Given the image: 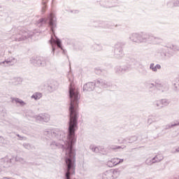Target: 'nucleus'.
<instances>
[{
	"label": "nucleus",
	"instance_id": "obj_1",
	"mask_svg": "<svg viewBox=\"0 0 179 179\" xmlns=\"http://www.w3.org/2000/svg\"><path fill=\"white\" fill-rule=\"evenodd\" d=\"M69 97L70 99V106L69 108V120L67 136L65 131L59 129H48L44 132L48 138H55V139H58V141H63L66 144L65 147L64 145L54 141L49 143L50 149L55 150L62 148L63 150H65V167H66V157H69L73 159V155L75 164H76V152L73 146L76 143V139L78 138L76 132L78 129V120H79V100L80 96H79V91L75 87L72 82L70 83L69 87Z\"/></svg>",
	"mask_w": 179,
	"mask_h": 179
},
{
	"label": "nucleus",
	"instance_id": "obj_2",
	"mask_svg": "<svg viewBox=\"0 0 179 179\" xmlns=\"http://www.w3.org/2000/svg\"><path fill=\"white\" fill-rule=\"evenodd\" d=\"M38 27H43L45 24H48L50 27L51 38L49 40V43L52 48V55H55V50L57 48H60L62 54L66 55V50L62 47V41H60L57 36H55V29H57V17L52 13H50L47 17H42L36 21V24Z\"/></svg>",
	"mask_w": 179,
	"mask_h": 179
},
{
	"label": "nucleus",
	"instance_id": "obj_3",
	"mask_svg": "<svg viewBox=\"0 0 179 179\" xmlns=\"http://www.w3.org/2000/svg\"><path fill=\"white\" fill-rule=\"evenodd\" d=\"M129 40L133 43H138V44H158L160 41V38L155 36L153 34L147 32L133 33L129 37Z\"/></svg>",
	"mask_w": 179,
	"mask_h": 179
},
{
	"label": "nucleus",
	"instance_id": "obj_4",
	"mask_svg": "<svg viewBox=\"0 0 179 179\" xmlns=\"http://www.w3.org/2000/svg\"><path fill=\"white\" fill-rule=\"evenodd\" d=\"M76 164H75V155H73V158L67 157L66 158V166L64 169V179H76L73 178L75 176V170Z\"/></svg>",
	"mask_w": 179,
	"mask_h": 179
},
{
	"label": "nucleus",
	"instance_id": "obj_5",
	"mask_svg": "<svg viewBox=\"0 0 179 179\" xmlns=\"http://www.w3.org/2000/svg\"><path fill=\"white\" fill-rule=\"evenodd\" d=\"M13 33H17L15 37V41H24L29 38V33L24 29H22V27H18L17 28H13L11 29Z\"/></svg>",
	"mask_w": 179,
	"mask_h": 179
},
{
	"label": "nucleus",
	"instance_id": "obj_6",
	"mask_svg": "<svg viewBox=\"0 0 179 179\" xmlns=\"http://www.w3.org/2000/svg\"><path fill=\"white\" fill-rule=\"evenodd\" d=\"M30 62L34 66H47L50 64V57H34L30 59Z\"/></svg>",
	"mask_w": 179,
	"mask_h": 179
},
{
	"label": "nucleus",
	"instance_id": "obj_7",
	"mask_svg": "<svg viewBox=\"0 0 179 179\" xmlns=\"http://www.w3.org/2000/svg\"><path fill=\"white\" fill-rule=\"evenodd\" d=\"M125 46V43L118 42L115 45L114 48V57L117 59H121L124 57V47Z\"/></svg>",
	"mask_w": 179,
	"mask_h": 179
},
{
	"label": "nucleus",
	"instance_id": "obj_8",
	"mask_svg": "<svg viewBox=\"0 0 179 179\" xmlns=\"http://www.w3.org/2000/svg\"><path fill=\"white\" fill-rule=\"evenodd\" d=\"M166 48H169V50L165 48L162 49V57H173L174 55V52L173 51H179V46L177 45H172L171 46H167Z\"/></svg>",
	"mask_w": 179,
	"mask_h": 179
},
{
	"label": "nucleus",
	"instance_id": "obj_9",
	"mask_svg": "<svg viewBox=\"0 0 179 179\" xmlns=\"http://www.w3.org/2000/svg\"><path fill=\"white\" fill-rule=\"evenodd\" d=\"M155 83H157V90L162 92V93H166V92H169V83L163 82L160 80H155Z\"/></svg>",
	"mask_w": 179,
	"mask_h": 179
},
{
	"label": "nucleus",
	"instance_id": "obj_10",
	"mask_svg": "<svg viewBox=\"0 0 179 179\" xmlns=\"http://www.w3.org/2000/svg\"><path fill=\"white\" fill-rule=\"evenodd\" d=\"M96 87L101 89H107V87H111V86H113L111 82L100 78L96 80Z\"/></svg>",
	"mask_w": 179,
	"mask_h": 179
},
{
	"label": "nucleus",
	"instance_id": "obj_11",
	"mask_svg": "<svg viewBox=\"0 0 179 179\" xmlns=\"http://www.w3.org/2000/svg\"><path fill=\"white\" fill-rule=\"evenodd\" d=\"M118 174H120V171H118V169H114L113 171H107L103 174L102 179L117 178V176H115V175H118Z\"/></svg>",
	"mask_w": 179,
	"mask_h": 179
},
{
	"label": "nucleus",
	"instance_id": "obj_12",
	"mask_svg": "<svg viewBox=\"0 0 179 179\" xmlns=\"http://www.w3.org/2000/svg\"><path fill=\"white\" fill-rule=\"evenodd\" d=\"M50 117L48 113H40L34 115V118H35L36 121H39L40 122H48Z\"/></svg>",
	"mask_w": 179,
	"mask_h": 179
},
{
	"label": "nucleus",
	"instance_id": "obj_13",
	"mask_svg": "<svg viewBox=\"0 0 179 179\" xmlns=\"http://www.w3.org/2000/svg\"><path fill=\"white\" fill-rule=\"evenodd\" d=\"M94 22L97 23L98 26L96 27L99 29H113V24L108 21L96 20Z\"/></svg>",
	"mask_w": 179,
	"mask_h": 179
},
{
	"label": "nucleus",
	"instance_id": "obj_14",
	"mask_svg": "<svg viewBox=\"0 0 179 179\" xmlns=\"http://www.w3.org/2000/svg\"><path fill=\"white\" fill-rule=\"evenodd\" d=\"M118 3L117 0H101V4L103 5L104 8H114L117 6Z\"/></svg>",
	"mask_w": 179,
	"mask_h": 179
},
{
	"label": "nucleus",
	"instance_id": "obj_15",
	"mask_svg": "<svg viewBox=\"0 0 179 179\" xmlns=\"http://www.w3.org/2000/svg\"><path fill=\"white\" fill-rule=\"evenodd\" d=\"M96 86H97L96 81L88 82L83 85V92H93Z\"/></svg>",
	"mask_w": 179,
	"mask_h": 179
},
{
	"label": "nucleus",
	"instance_id": "obj_16",
	"mask_svg": "<svg viewBox=\"0 0 179 179\" xmlns=\"http://www.w3.org/2000/svg\"><path fill=\"white\" fill-rule=\"evenodd\" d=\"M12 160H13V158L12 157H5L4 158H2L1 159V164L4 167L5 169H7V167H10L12 166Z\"/></svg>",
	"mask_w": 179,
	"mask_h": 179
},
{
	"label": "nucleus",
	"instance_id": "obj_17",
	"mask_svg": "<svg viewBox=\"0 0 179 179\" xmlns=\"http://www.w3.org/2000/svg\"><path fill=\"white\" fill-rule=\"evenodd\" d=\"M58 86H59L58 82L52 80L50 84H48L46 89L50 93H52V92H55L58 89Z\"/></svg>",
	"mask_w": 179,
	"mask_h": 179
},
{
	"label": "nucleus",
	"instance_id": "obj_18",
	"mask_svg": "<svg viewBox=\"0 0 179 179\" xmlns=\"http://www.w3.org/2000/svg\"><path fill=\"white\" fill-rule=\"evenodd\" d=\"M17 62V60L15 58L10 57L3 62H1L0 65L1 66H9L14 65L15 64H16Z\"/></svg>",
	"mask_w": 179,
	"mask_h": 179
},
{
	"label": "nucleus",
	"instance_id": "obj_19",
	"mask_svg": "<svg viewBox=\"0 0 179 179\" xmlns=\"http://www.w3.org/2000/svg\"><path fill=\"white\" fill-rule=\"evenodd\" d=\"M126 64H129V66L134 69L135 66H138V65H139L140 62L134 57H127Z\"/></svg>",
	"mask_w": 179,
	"mask_h": 179
},
{
	"label": "nucleus",
	"instance_id": "obj_20",
	"mask_svg": "<svg viewBox=\"0 0 179 179\" xmlns=\"http://www.w3.org/2000/svg\"><path fill=\"white\" fill-rule=\"evenodd\" d=\"M145 86L147 89H149L151 93H153V94L156 93V90L157 87V84L156 83V80L155 81V83H147Z\"/></svg>",
	"mask_w": 179,
	"mask_h": 179
},
{
	"label": "nucleus",
	"instance_id": "obj_21",
	"mask_svg": "<svg viewBox=\"0 0 179 179\" xmlns=\"http://www.w3.org/2000/svg\"><path fill=\"white\" fill-rule=\"evenodd\" d=\"M174 127H179V120L174 122L172 124H169L164 126L162 131H166V129H171V128H173Z\"/></svg>",
	"mask_w": 179,
	"mask_h": 179
},
{
	"label": "nucleus",
	"instance_id": "obj_22",
	"mask_svg": "<svg viewBox=\"0 0 179 179\" xmlns=\"http://www.w3.org/2000/svg\"><path fill=\"white\" fill-rule=\"evenodd\" d=\"M138 141V137L136 136H133L131 137H127L123 140V142H128V143H134Z\"/></svg>",
	"mask_w": 179,
	"mask_h": 179
},
{
	"label": "nucleus",
	"instance_id": "obj_23",
	"mask_svg": "<svg viewBox=\"0 0 179 179\" xmlns=\"http://www.w3.org/2000/svg\"><path fill=\"white\" fill-rule=\"evenodd\" d=\"M150 69L152 71V72H157V69H162V66L160 64H156L155 66L154 63H151L150 64Z\"/></svg>",
	"mask_w": 179,
	"mask_h": 179
},
{
	"label": "nucleus",
	"instance_id": "obj_24",
	"mask_svg": "<svg viewBox=\"0 0 179 179\" xmlns=\"http://www.w3.org/2000/svg\"><path fill=\"white\" fill-rule=\"evenodd\" d=\"M107 164L108 167H114L115 166H117V164H118V158H113L110 159V161L108 162Z\"/></svg>",
	"mask_w": 179,
	"mask_h": 179
},
{
	"label": "nucleus",
	"instance_id": "obj_25",
	"mask_svg": "<svg viewBox=\"0 0 179 179\" xmlns=\"http://www.w3.org/2000/svg\"><path fill=\"white\" fill-rule=\"evenodd\" d=\"M167 6L173 8V6H179V0H171L167 3Z\"/></svg>",
	"mask_w": 179,
	"mask_h": 179
},
{
	"label": "nucleus",
	"instance_id": "obj_26",
	"mask_svg": "<svg viewBox=\"0 0 179 179\" xmlns=\"http://www.w3.org/2000/svg\"><path fill=\"white\" fill-rule=\"evenodd\" d=\"M115 73L116 75H124V69L122 68V66H117L115 67Z\"/></svg>",
	"mask_w": 179,
	"mask_h": 179
},
{
	"label": "nucleus",
	"instance_id": "obj_27",
	"mask_svg": "<svg viewBox=\"0 0 179 179\" xmlns=\"http://www.w3.org/2000/svg\"><path fill=\"white\" fill-rule=\"evenodd\" d=\"M95 73H96V75H103V76H107L108 73L107 70L100 69H96Z\"/></svg>",
	"mask_w": 179,
	"mask_h": 179
},
{
	"label": "nucleus",
	"instance_id": "obj_28",
	"mask_svg": "<svg viewBox=\"0 0 179 179\" xmlns=\"http://www.w3.org/2000/svg\"><path fill=\"white\" fill-rule=\"evenodd\" d=\"M122 67L123 68L124 73H126V72H129V71H132V69H133L131 68V66L127 63H126V64L122 66Z\"/></svg>",
	"mask_w": 179,
	"mask_h": 179
},
{
	"label": "nucleus",
	"instance_id": "obj_29",
	"mask_svg": "<svg viewBox=\"0 0 179 179\" xmlns=\"http://www.w3.org/2000/svg\"><path fill=\"white\" fill-rule=\"evenodd\" d=\"M13 100L15 101V103L17 104H20V106H21V107H23L24 106H26V103L23 100H22L19 98H15V99L13 98Z\"/></svg>",
	"mask_w": 179,
	"mask_h": 179
},
{
	"label": "nucleus",
	"instance_id": "obj_30",
	"mask_svg": "<svg viewBox=\"0 0 179 179\" xmlns=\"http://www.w3.org/2000/svg\"><path fill=\"white\" fill-rule=\"evenodd\" d=\"M153 106L157 108V110H160L163 108V106H162V102L159 101H155L153 102Z\"/></svg>",
	"mask_w": 179,
	"mask_h": 179
},
{
	"label": "nucleus",
	"instance_id": "obj_31",
	"mask_svg": "<svg viewBox=\"0 0 179 179\" xmlns=\"http://www.w3.org/2000/svg\"><path fill=\"white\" fill-rule=\"evenodd\" d=\"M41 97H43L41 92H36L31 96V99H34V100H40Z\"/></svg>",
	"mask_w": 179,
	"mask_h": 179
},
{
	"label": "nucleus",
	"instance_id": "obj_32",
	"mask_svg": "<svg viewBox=\"0 0 179 179\" xmlns=\"http://www.w3.org/2000/svg\"><path fill=\"white\" fill-rule=\"evenodd\" d=\"M159 101H161V105L162 106V108L163 107H167V106L170 104V100L167 99H161Z\"/></svg>",
	"mask_w": 179,
	"mask_h": 179
},
{
	"label": "nucleus",
	"instance_id": "obj_33",
	"mask_svg": "<svg viewBox=\"0 0 179 179\" xmlns=\"http://www.w3.org/2000/svg\"><path fill=\"white\" fill-rule=\"evenodd\" d=\"M22 82V78L17 77V78H14L13 79V84L16 85H20V83Z\"/></svg>",
	"mask_w": 179,
	"mask_h": 179
},
{
	"label": "nucleus",
	"instance_id": "obj_34",
	"mask_svg": "<svg viewBox=\"0 0 179 179\" xmlns=\"http://www.w3.org/2000/svg\"><path fill=\"white\" fill-rule=\"evenodd\" d=\"M93 48L95 51H101L103 50V46L101 44L95 43L93 45Z\"/></svg>",
	"mask_w": 179,
	"mask_h": 179
},
{
	"label": "nucleus",
	"instance_id": "obj_35",
	"mask_svg": "<svg viewBox=\"0 0 179 179\" xmlns=\"http://www.w3.org/2000/svg\"><path fill=\"white\" fill-rule=\"evenodd\" d=\"M22 146L24 148V149H27V150H31V149H33V145L29 143H24Z\"/></svg>",
	"mask_w": 179,
	"mask_h": 179
},
{
	"label": "nucleus",
	"instance_id": "obj_36",
	"mask_svg": "<svg viewBox=\"0 0 179 179\" xmlns=\"http://www.w3.org/2000/svg\"><path fill=\"white\" fill-rule=\"evenodd\" d=\"M47 2H48V0H43L42 1V12L44 13L45 12V10L47 9Z\"/></svg>",
	"mask_w": 179,
	"mask_h": 179
},
{
	"label": "nucleus",
	"instance_id": "obj_37",
	"mask_svg": "<svg viewBox=\"0 0 179 179\" xmlns=\"http://www.w3.org/2000/svg\"><path fill=\"white\" fill-rule=\"evenodd\" d=\"M74 49L76 51H82V50H83V45H82L81 43H77L74 45Z\"/></svg>",
	"mask_w": 179,
	"mask_h": 179
},
{
	"label": "nucleus",
	"instance_id": "obj_38",
	"mask_svg": "<svg viewBox=\"0 0 179 179\" xmlns=\"http://www.w3.org/2000/svg\"><path fill=\"white\" fill-rule=\"evenodd\" d=\"M141 71H139L141 75H143L144 76H146V75H148V70H146V69L143 66H141Z\"/></svg>",
	"mask_w": 179,
	"mask_h": 179
},
{
	"label": "nucleus",
	"instance_id": "obj_39",
	"mask_svg": "<svg viewBox=\"0 0 179 179\" xmlns=\"http://www.w3.org/2000/svg\"><path fill=\"white\" fill-rule=\"evenodd\" d=\"M15 162H19V163H21V164H24L26 163V161H24V159L20 157H15Z\"/></svg>",
	"mask_w": 179,
	"mask_h": 179
},
{
	"label": "nucleus",
	"instance_id": "obj_40",
	"mask_svg": "<svg viewBox=\"0 0 179 179\" xmlns=\"http://www.w3.org/2000/svg\"><path fill=\"white\" fill-rule=\"evenodd\" d=\"M159 116H155V118H149L148 120V124H152V122H156L157 121H159Z\"/></svg>",
	"mask_w": 179,
	"mask_h": 179
},
{
	"label": "nucleus",
	"instance_id": "obj_41",
	"mask_svg": "<svg viewBox=\"0 0 179 179\" xmlns=\"http://www.w3.org/2000/svg\"><path fill=\"white\" fill-rule=\"evenodd\" d=\"M0 115H3V117L6 115V109L3 106H0Z\"/></svg>",
	"mask_w": 179,
	"mask_h": 179
},
{
	"label": "nucleus",
	"instance_id": "obj_42",
	"mask_svg": "<svg viewBox=\"0 0 179 179\" xmlns=\"http://www.w3.org/2000/svg\"><path fill=\"white\" fill-rule=\"evenodd\" d=\"M157 159V155L151 159V161L152 162L153 164H155V163H159V162H162V160H163V157H161L159 159Z\"/></svg>",
	"mask_w": 179,
	"mask_h": 179
},
{
	"label": "nucleus",
	"instance_id": "obj_43",
	"mask_svg": "<svg viewBox=\"0 0 179 179\" xmlns=\"http://www.w3.org/2000/svg\"><path fill=\"white\" fill-rule=\"evenodd\" d=\"M90 148L91 149V150H92V152H94V153H100V151H99V147H96V146H94V145H93V146H90Z\"/></svg>",
	"mask_w": 179,
	"mask_h": 179
},
{
	"label": "nucleus",
	"instance_id": "obj_44",
	"mask_svg": "<svg viewBox=\"0 0 179 179\" xmlns=\"http://www.w3.org/2000/svg\"><path fill=\"white\" fill-rule=\"evenodd\" d=\"M110 149H112V150H117L118 149H124V148H122V146H120V145H112L110 147Z\"/></svg>",
	"mask_w": 179,
	"mask_h": 179
},
{
	"label": "nucleus",
	"instance_id": "obj_45",
	"mask_svg": "<svg viewBox=\"0 0 179 179\" xmlns=\"http://www.w3.org/2000/svg\"><path fill=\"white\" fill-rule=\"evenodd\" d=\"M145 164L148 166H152L153 164V162H152V159L150 158H148L145 160Z\"/></svg>",
	"mask_w": 179,
	"mask_h": 179
},
{
	"label": "nucleus",
	"instance_id": "obj_46",
	"mask_svg": "<svg viewBox=\"0 0 179 179\" xmlns=\"http://www.w3.org/2000/svg\"><path fill=\"white\" fill-rule=\"evenodd\" d=\"M98 149H99V152H103L104 150V147L98 146Z\"/></svg>",
	"mask_w": 179,
	"mask_h": 179
},
{
	"label": "nucleus",
	"instance_id": "obj_47",
	"mask_svg": "<svg viewBox=\"0 0 179 179\" xmlns=\"http://www.w3.org/2000/svg\"><path fill=\"white\" fill-rule=\"evenodd\" d=\"M124 162V159H118L117 158V163L120 164V163H122Z\"/></svg>",
	"mask_w": 179,
	"mask_h": 179
},
{
	"label": "nucleus",
	"instance_id": "obj_48",
	"mask_svg": "<svg viewBox=\"0 0 179 179\" xmlns=\"http://www.w3.org/2000/svg\"><path fill=\"white\" fill-rule=\"evenodd\" d=\"M73 13H74V14L79 13L78 10H73Z\"/></svg>",
	"mask_w": 179,
	"mask_h": 179
},
{
	"label": "nucleus",
	"instance_id": "obj_49",
	"mask_svg": "<svg viewBox=\"0 0 179 179\" xmlns=\"http://www.w3.org/2000/svg\"><path fill=\"white\" fill-rule=\"evenodd\" d=\"M17 136L18 138H20V141H23V137L20 136V134H17Z\"/></svg>",
	"mask_w": 179,
	"mask_h": 179
},
{
	"label": "nucleus",
	"instance_id": "obj_50",
	"mask_svg": "<svg viewBox=\"0 0 179 179\" xmlns=\"http://www.w3.org/2000/svg\"><path fill=\"white\" fill-rule=\"evenodd\" d=\"M162 157H161L160 155H157V158H156V160H159V159H162Z\"/></svg>",
	"mask_w": 179,
	"mask_h": 179
},
{
	"label": "nucleus",
	"instance_id": "obj_51",
	"mask_svg": "<svg viewBox=\"0 0 179 179\" xmlns=\"http://www.w3.org/2000/svg\"><path fill=\"white\" fill-rule=\"evenodd\" d=\"M120 26H121V24H116L115 25V27H120Z\"/></svg>",
	"mask_w": 179,
	"mask_h": 179
},
{
	"label": "nucleus",
	"instance_id": "obj_52",
	"mask_svg": "<svg viewBox=\"0 0 179 179\" xmlns=\"http://www.w3.org/2000/svg\"><path fill=\"white\" fill-rule=\"evenodd\" d=\"M3 179H10V178H3Z\"/></svg>",
	"mask_w": 179,
	"mask_h": 179
},
{
	"label": "nucleus",
	"instance_id": "obj_53",
	"mask_svg": "<svg viewBox=\"0 0 179 179\" xmlns=\"http://www.w3.org/2000/svg\"><path fill=\"white\" fill-rule=\"evenodd\" d=\"M71 13H73V10H70Z\"/></svg>",
	"mask_w": 179,
	"mask_h": 179
},
{
	"label": "nucleus",
	"instance_id": "obj_54",
	"mask_svg": "<svg viewBox=\"0 0 179 179\" xmlns=\"http://www.w3.org/2000/svg\"><path fill=\"white\" fill-rule=\"evenodd\" d=\"M176 152H179V148H176Z\"/></svg>",
	"mask_w": 179,
	"mask_h": 179
},
{
	"label": "nucleus",
	"instance_id": "obj_55",
	"mask_svg": "<svg viewBox=\"0 0 179 179\" xmlns=\"http://www.w3.org/2000/svg\"><path fill=\"white\" fill-rule=\"evenodd\" d=\"M157 127H155V129H157Z\"/></svg>",
	"mask_w": 179,
	"mask_h": 179
},
{
	"label": "nucleus",
	"instance_id": "obj_56",
	"mask_svg": "<svg viewBox=\"0 0 179 179\" xmlns=\"http://www.w3.org/2000/svg\"><path fill=\"white\" fill-rule=\"evenodd\" d=\"M69 81L71 82V79H69Z\"/></svg>",
	"mask_w": 179,
	"mask_h": 179
},
{
	"label": "nucleus",
	"instance_id": "obj_57",
	"mask_svg": "<svg viewBox=\"0 0 179 179\" xmlns=\"http://www.w3.org/2000/svg\"><path fill=\"white\" fill-rule=\"evenodd\" d=\"M0 172H1V168H0Z\"/></svg>",
	"mask_w": 179,
	"mask_h": 179
},
{
	"label": "nucleus",
	"instance_id": "obj_58",
	"mask_svg": "<svg viewBox=\"0 0 179 179\" xmlns=\"http://www.w3.org/2000/svg\"><path fill=\"white\" fill-rule=\"evenodd\" d=\"M0 8H1V6H0Z\"/></svg>",
	"mask_w": 179,
	"mask_h": 179
}]
</instances>
